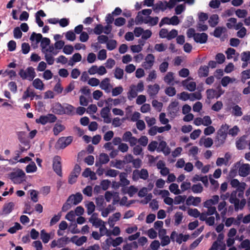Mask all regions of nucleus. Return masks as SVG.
Listing matches in <instances>:
<instances>
[{"mask_svg": "<svg viewBox=\"0 0 250 250\" xmlns=\"http://www.w3.org/2000/svg\"><path fill=\"white\" fill-rule=\"evenodd\" d=\"M229 126L228 125H222L218 130L215 142L217 147H219L224 144L227 136Z\"/></svg>", "mask_w": 250, "mask_h": 250, "instance_id": "nucleus-1", "label": "nucleus"}, {"mask_svg": "<svg viewBox=\"0 0 250 250\" xmlns=\"http://www.w3.org/2000/svg\"><path fill=\"white\" fill-rule=\"evenodd\" d=\"M237 196H238L237 191H233L229 198V202L234 205L236 211L239 209H242L246 204L245 199H243L240 201L239 199L237 197Z\"/></svg>", "mask_w": 250, "mask_h": 250, "instance_id": "nucleus-2", "label": "nucleus"}, {"mask_svg": "<svg viewBox=\"0 0 250 250\" xmlns=\"http://www.w3.org/2000/svg\"><path fill=\"white\" fill-rule=\"evenodd\" d=\"M25 174L24 171L21 169L18 168L16 171L12 172L9 174V177L10 179L15 184H21V183L25 177Z\"/></svg>", "mask_w": 250, "mask_h": 250, "instance_id": "nucleus-3", "label": "nucleus"}, {"mask_svg": "<svg viewBox=\"0 0 250 250\" xmlns=\"http://www.w3.org/2000/svg\"><path fill=\"white\" fill-rule=\"evenodd\" d=\"M19 74L22 79H27L29 81H32L36 76L34 69L32 66L27 67L25 70L21 69Z\"/></svg>", "mask_w": 250, "mask_h": 250, "instance_id": "nucleus-4", "label": "nucleus"}, {"mask_svg": "<svg viewBox=\"0 0 250 250\" xmlns=\"http://www.w3.org/2000/svg\"><path fill=\"white\" fill-rule=\"evenodd\" d=\"M73 139V137L71 136L66 137H62L57 141L56 146L59 148L63 149L72 143Z\"/></svg>", "mask_w": 250, "mask_h": 250, "instance_id": "nucleus-5", "label": "nucleus"}, {"mask_svg": "<svg viewBox=\"0 0 250 250\" xmlns=\"http://www.w3.org/2000/svg\"><path fill=\"white\" fill-rule=\"evenodd\" d=\"M61 158L59 156H56L53 159V168L54 171L60 176H62Z\"/></svg>", "mask_w": 250, "mask_h": 250, "instance_id": "nucleus-6", "label": "nucleus"}, {"mask_svg": "<svg viewBox=\"0 0 250 250\" xmlns=\"http://www.w3.org/2000/svg\"><path fill=\"white\" fill-rule=\"evenodd\" d=\"M155 57L152 54H148L146 57L145 61L143 63L142 66L145 69H150L153 65Z\"/></svg>", "mask_w": 250, "mask_h": 250, "instance_id": "nucleus-7", "label": "nucleus"}, {"mask_svg": "<svg viewBox=\"0 0 250 250\" xmlns=\"http://www.w3.org/2000/svg\"><path fill=\"white\" fill-rule=\"evenodd\" d=\"M97 213H93L91 216L89 218V222L92 224V225L96 228H99L102 224H104V222L102 219L98 218Z\"/></svg>", "mask_w": 250, "mask_h": 250, "instance_id": "nucleus-8", "label": "nucleus"}, {"mask_svg": "<svg viewBox=\"0 0 250 250\" xmlns=\"http://www.w3.org/2000/svg\"><path fill=\"white\" fill-rule=\"evenodd\" d=\"M178 104L179 103L178 102L174 101L172 102L168 105L167 110L171 117H174L176 116L179 110Z\"/></svg>", "mask_w": 250, "mask_h": 250, "instance_id": "nucleus-9", "label": "nucleus"}, {"mask_svg": "<svg viewBox=\"0 0 250 250\" xmlns=\"http://www.w3.org/2000/svg\"><path fill=\"white\" fill-rule=\"evenodd\" d=\"M83 195L80 192H77L75 194L70 195L68 199V202L70 201L72 205H77L79 204L83 200Z\"/></svg>", "mask_w": 250, "mask_h": 250, "instance_id": "nucleus-10", "label": "nucleus"}, {"mask_svg": "<svg viewBox=\"0 0 250 250\" xmlns=\"http://www.w3.org/2000/svg\"><path fill=\"white\" fill-rule=\"evenodd\" d=\"M157 151L158 152H162L167 156L170 154V149L167 146V144L165 141H162L159 143V146L157 148Z\"/></svg>", "mask_w": 250, "mask_h": 250, "instance_id": "nucleus-11", "label": "nucleus"}, {"mask_svg": "<svg viewBox=\"0 0 250 250\" xmlns=\"http://www.w3.org/2000/svg\"><path fill=\"white\" fill-rule=\"evenodd\" d=\"M250 172V165L244 164L241 165L238 169V172L240 176L246 177Z\"/></svg>", "mask_w": 250, "mask_h": 250, "instance_id": "nucleus-12", "label": "nucleus"}, {"mask_svg": "<svg viewBox=\"0 0 250 250\" xmlns=\"http://www.w3.org/2000/svg\"><path fill=\"white\" fill-rule=\"evenodd\" d=\"M136 175H138L139 178L143 179L146 180L148 177V173L146 169H142L140 171L139 170H135L133 172V178L134 179Z\"/></svg>", "mask_w": 250, "mask_h": 250, "instance_id": "nucleus-13", "label": "nucleus"}, {"mask_svg": "<svg viewBox=\"0 0 250 250\" xmlns=\"http://www.w3.org/2000/svg\"><path fill=\"white\" fill-rule=\"evenodd\" d=\"M63 115L66 114L69 116H73L75 114V107L68 104H63Z\"/></svg>", "mask_w": 250, "mask_h": 250, "instance_id": "nucleus-14", "label": "nucleus"}, {"mask_svg": "<svg viewBox=\"0 0 250 250\" xmlns=\"http://www.w3.org/2000/svg\"><path fill=\"white\" fill-rule=\"evenodd\" d=\"M208 38V35L205 33H196V35L194 37V41L197 43H205L207 42Z\"/></svg>", "mask_w": 250, "mask_h": 250, "instance_id": "nucleus-15", "label": "nucleus"}, {"mask_svg": "<svg viewBox=\"0 0 250 250\" xmlns=\"http://www.w3.org/2000/svg\"><path fill=\"white\" fill-rule=\"evenodd\" d=\"M148 87V89L147 90V93L150 97H154L156 96L160 90V86L157 83H155L154 85H149Z\"/></svg>", "mask_w": 250, "mask_h": 250, "instance_id": "nucleus-16", "label": "nucleus"}, {"mask_svg": "<svg viewBox=\"0 0 250 250\" xmlns=\"http://www.w3.org/2000/svg\"><path fill=\"white\" fill-rule=\"evenodd\" d=\"M201 202V198L199 197H194L189 196L187 199L186 203L188 205H192L194 206H198Z\"/></svg>", "mask_w": 250, "mask_h": 250, "instance_id": "nucleus-17", "label": "nucleus"}, {"mask_svg": "<svg viewBox=\"0 0 250 250\" xmlns=\"http://www.w3.org/2000/svg\"><path fill=\"white\" fill-rule=\"evenodd\" d=\"M63 104L62 105L59 102L55 103L52 107V112L56 114L60 115H63Z\"/></svg>", "mask_w": 250, "mask_h": 250, "instance_id": "nucleus-18", "label": "nucleus"}, {"mask_svg": "<svg viewBox=\"0 0 250 250\" xmlns=\"http://www.w3.org/2000/svg\"><path fill=\"white\" fill-rule=\"evenodd\" d=\"M182 85L190 91H194L196 89V84L194 82H188V80L186 79L182 81Z\"/></svg>", "mask_w": 250, "mask_h": 250, "instance_id": "nucleus-19", "label": "nucleus"}, {"mask_svg": "<svg viewBox=\"0 0 250 250\" xmlns=\"http://www.w3.org/2000/svg\"><path fill=\"white\" fill-rule=\"evenodd\" d=\"M209 67L207 65L201 66L198 71V74L199 77H206L208 75Z\"/></svg>", "mask_w": 250, "mask_h": 250, "instance_id": "nucleus-20", "label": "nucleus"}, {"mask_svg": "<svg viewBox=\"0 0 250 250\" xmlns=\"http://www.w3.org/2000/svg\"><path fill=\"white\" fill-rule=\"evenodd\" d=\"M14 207V204L13 202L6 203L3 205L2 208L3 214L7 215L13 210Z\"/></svg>", "mask_w": 250, "mask_h": 250, "instance_id": "nucleus-21", "label": "nucleus"}, {"mask_svg": "<svg viewBox=\"0 0 250 250\" xmlns=\"http://www.w3.org/2000/svg\"><path fill=\"white\" fill-rule=\"evenodd\" d=\"M167 9V6L166 3L164 4L162 1H159L158 2L155 3L153 6V11L155 13H158L160 10L162 11H165Z\"/></svg>", "mask_w": 250, "mask_h": 250, "instance_id": "nucleus-22", "label": "nucleus"}, {"mask_svg": "<svg viewBox=\"0 0 250 250\" xmlns=\"http://www.w3.org/2000/svg\"><path fill=\"white\" fill-rule=\"evenodd\" d=\"M219 22V17L217 14H213L211 15L209 19L208 23L209 25L214 27L218 24Z\"/></svg>", "mask_w": 250, "mask_h": 250, "instance_id": "nucleus-23", "label": "nucleus"}, {"mask_svg": "<svg viewBox=\"0 0 250 250\" xmlns=\"http://www.w3.org/2000/svg\"><path fill=\"white\" fill-rule=\"evenodd\" d=\"M32 84L33 86L37 89L42 90L44 89V84L39 78L35 79Z\"/></svg>", "mask_w": 250, "mask_h": 250, "instance_id": "nucleus-24", "label": "nucleus"}, {"mask_svg": "<svg viewBox=\"0 0 250 250\" xmlns=\"http://www.w3.org/2000/svg\"><path fill=\"white\" fill-rule=\"evenodd\" d=\"M65 128V127L63 125L58 123L56 124L53 129L54 134L55 136L58 135L61 132L64 130Z\"/></svg>", "mask_w": 250, "mask_h": 250, "instance_id": "nucleus-25", "label": "nucleus"}, {"mask_svg": "<svg viewBox=\"0 0 250 250\" xmlns=\"http://www.w3.org/2000/svg\"><path fill=\"white\" fill-rule=\"evenodd\" d=\"M109 81L110 79L108 78L103 79L100 83L101 88L106 91H108L109 86L110 85Z\"/></svg>", "mask_w": 250, "mask_h": 250, "instance_id": "nucleus-26", "label": "nucleus"}, {"mask_svg": "<svg viewBox=\"0 0 250 250\" xmlns=\"http://www.w3.org/2000/svg\"><path fill=\"white\" fill-rule=\"evenodd\" d=\"M19 141L21 144H25L26 143V133L25 131H18L16 132Z\"/></svg>", "mask_w": 250, "mask_h": 250, "instance_id": "nucleus-27", "label": "nucleus"}, {"mask_svg": "<svg viewBox=\"0 0 250 250\" xmlns=\"http://www.w3.org/2000/svg\"><path fill=\"white\" fill-rule=\"evenodd\" d=\"M169 189L171 192L175 195H179L181 193V190L179 189V186L177 184H171L169 187Z\"/></svg>", "mask_w": 250, "mask_h": 250, "instance_id": "nucleus-28", "label": "nucleus"}, {"mask_svg": "<svg viewBox=\"0 0 250 250\" xmlns=\"http://www.w3.org/2000/svg\"><path fill=\"white\" fill-rule=\"evenodd\" d=\"M137 90L135 89V86L132 85L130 87L129 92H128V98L131 100L133 98H135L137 96Z\"/></svg>", "mask_w": 250, "mask_h": 250, "instance_id": "nucleus-29", "label": "nucleus"}, {"mask_svg": "<svg viewBox=\"0 0 250 250\" xmlns=\"http://www.w3.org/2000/svg\"><path fill=\"white\" fill-rule=\"evenodd\" d=\"M232 113L235 116H241L243 115L241 107L235 105L232 107Z\"/></svg>", "mask_w": 250, "mask_h": 250, "instance_id": "nucleus-30", "label": "nucleus"}, {"mask_svg": "<svg viewBox=\"0 0 250 250\" xmlns=\"http://www.w3.org/2000/svg\"><path fill=\"white\" fill-rule=\"evenodd\" d=\"M41 238L44 243L48 242L50 239V235L49 233L46 232L44 229H42L41 231Z\"/></svg>", "mask_w": 250, "mask_h": 250, "instance_id": "nucleus-31", "label": "nucleus"}, {"mask_svg": "<svg viewBox=\"0 0 250 250\" xmlns=\"http://www.w3.org/2000/svg\"><path fill=\"white\" fill-rule=\"evenodd\" d=\"M109 161V158L107 154L101 153L99 157L100 165L101 166L103 164L107 163Z\"/></svg>", "mask_w": 250, "mask_h": 250, "instance_id": "nucleus-32", "label": "nucleus"}, {"mask_svg": "<svg viewBox=\"0 0 250 250\" xmlns=\"http://www.w3.org/2000/svg\"><path fill=\"white\" fill-rule=\"evenodd\" d=\"M126 176L127 174L125 172H121L119 175L120 181L124 186L128 185L130 183L129 181L126 179Z\"/></svg>", "mask_w": 250, "mask_h": 250, "instance_id": "nucleus-33", "label": "nucleus"}, {"mask_svg": "<svg viewBox=\"0 0 250 250\" xmlns=\"http://www.w3.org/2000/svg\"><path fill=\"white\" fill-rule=\"evenodd\" d=\"M42 38V36L41 34L33 32L30 37V40L32 42L36 40L37 43H39L41 42Z\"/></svg>", "mask_w": 250, "mask_h": 250, "instance_id": "nucleus-34", "label": "nucleus"}, {"mask_svg": "<svg viewBox=\"0 0 250 250\" xmlns=\"http://www.w3.org/2000/svg\"><path fill=\"white\" fill-rule=\"evenodd\" d=\"M69 241V238L66 236L59 238L58 240V242L59 243L58 248H61L64 247Z\"/></svg>", "mask_w": 250, "mask_h": 250, "instance_id": "nucleus-35", "label": "nucleus"}, {"mask_svg": "<svg viewBox=\"0 0 250 250\" xmlns=\"http://www.w3.org/2000/svg\"><path fill=\"white\" fill-rule=\"evenodd\" d=\"M207 98L208 99H217L216 90L213 89H208L206 91Z\"/></svg>", "mask_w": 250, "mask_h": 250, "instance_id": "nucleus-36", "label": "nucleus"}, {"mask_svg": "<svg viewBox=\"0 0 250 250\" xmlns=\"http://www.w3.org/2000/svg\"><path fill=\"white\" fill-rule=\"evenodd\" d=\"M225 30V27L218 26L215 28L214 31L213 36L216 38H220Z\"/></svg>", "mask_w": 250, "mask_h": 250, "instance_id": "nucleus-37", "label": "nucleus"}, {"mask_svg": "<svg viewBox=\"0 0 250 250\" xmlns=\"http://www.w3.org/2000/svg\"><path fill=\"white\" fill-rule=\"evenodd\" d=\"M188 235H183L182 233H180L177 235L176 241L177 243L180 244L183 241L186 242L188 240Z\"/></svg>", "mask_w": 250, "mask_h": 250, "instance_id": "nucleus-38", "label": "nucleus"}, {"mask_svg": "<svg viewBox=\"0 0 250 250\" xmlns=\"http://www.w3.org/2000/svg\"><path fill=\"white\" fill-rule=\"evenodd\" d=\"M117 46V42L114 40H110L106 42V48L109 50H113Z\"/></svg>", "mask_w": 250, "mask_h": 250, "instance_id": "nucleus-39", "label": "nucleus"}, {"mask_svg": "<svg viewBox=\"0 0 250 250\" xmlns=\"http://www.w3.org/2000/svg\"><path fill=\"white\" fill-rule=\"evenodd\" d=\"M87 213L88 215L92 214L95 209V206L93 202H89L86 206Z\"/></svg>", "mask_w": 250, "mask_h": 250, "instance_id": "nucleus-40", "label": "nucleus"}, {"mask_svg": "<svg viewBox=\"0 0 250 250\" xmlns=\"http://www.w3.org/2000/svg\"><path fill=\"white\" fill-rule=\"evenodd\" d=\"M164 80L167 83L170 84L174 80L173 73L171 72H168L165 76Z\"/></svg>", "mask_w": 250, "mask_h": 250, "instance_id": "nucleus-41", "label": "nucleus"}, {"mask_svg": "<svg viewBox=\"0 0 250 250\" xmlns=\"http://www.w3.org/2000/svg\"><path fill=\"white\" fill-rule=\"evenodd\" d=\"M191 190L194 193H201L203 190V188L200 183L194 184L191 187Z\"/></svg>", "mask_w": 250, "mask_h": 250, "instance_id": "nucleus-42", "label": "nucleus"}, {"mask_svg": "<svg viewBox=\"0 0 250 250\" xmlns=\"http://www.w3.org/2000/svg\"><path fill=\"white\" fill-rule=\"evenodd\" d=\"M183 218V213L181 212H177L174 215L175 225H179L181 223Z\"/></svg>", "mask_w": 250, "mask_h": 250, "instance_id": "nucleus-43", "label": "nucleus"}, {"mask_svg": "<svg viewBox=\"0 0 250 250\" xmlns=\"http://www.w3.org/2000/svg\"><path fill=\"white\" fill-rule=\"evenodd\" d=\"M188 214L195 218L198 217L200 215V212L197 208H189L188 211Z\"/></svg>", "mask_w": 250, "mask_h": 250, "instance_id": "nucleus-44", "label": "nucleus"}, {"mask_svg": "<svg viewBox=\"0 0 250 250\" xmlns=\"http://www.w3.org/2000/svg\"><path fill=\"white\" fill-rule=\"evenodd\" d=\"M111 109V106L108 105L107 106H105L103 108L101 111V115L103 118H105L106 116L108 115Z\"/></svg>", "mask_w": 250, "mask_h": 250, "instance_id": "nucleus-45", "label": "nucleus"}, {"mask_svg": "<svg viewBox=\"0 0 250 250\" xmlns=\"http://www.w3.org/2000/svg\"><path fill=\"white\" fill-rule=\"evenodd\" d=\"M123 75H124L123 69H122L119 67H117L115 70V73H114L115 77L117 79L120 80L123 78Z\"/></svg>", "mask_w": 250, "mask_h": 250, "instance_id": "nucleus-46", "label": "nucleus"}, {"mask_svg": "<svg viewBox=\"0 0 250 250\" xmlns=\"http://www.w3.org/2000/svg\"><path fill=\"white\" fill-rule=\"evenodd\" d=\"M37 167L35 164L33 162L32 164H29L26 167V172L27 173H31L35 172L37 170Z\"/></svg>", "mask_w": 250, "mask_h": 250, "instance_id": "nucleus-47", "label": "nucleus"}, {"mask_svg": "<svg viewBox=\"0 0 250 250\" xmlns=\"http://www.w3.org/2000/svg\"><path fill=\"white\" fill-rule=\"evenodd\" d=\"M246 186V184L245 183H240V185L237 188V190L239 191L238 193V196L239 197H242L243 196Z\"/></svg>", "mask_w": 250, "mask_h": 250, "instance_id": "nucleus-48", "label": "nucleus"}, {"mask_svg": "<svg viewBox=\"0 0 250 250\" xmlns=\"http://www.w3.org/2000/svg\"><path fill=\"white\" fill-rule=\"evenodd\" d=\"M166 94L169 97H172L176 94V91L174 87L169 86L165 89Z\"/></svg>", "mask_w": 250, "mask_h": 250, "instance_id": "nucleus-49", "label": "nucleus"}, {"mask_svg": "<svg viewBox=\"0 0 250 250\" xmlns=\"http://www.w3.org/2000/svg\"><path fill=\"white\" fill-rule=\"evenodd\" d=\"M236 15L240 18H244L246 17L248 14L247 11L245 9H237L235 11Z\"/></svg>", "mask_w": 250, "mask_h": 250, "instance_id": "nucleus-50", "label": "nucleus"}, {"mask_svg": "<svg viewBox=\"0 0 250 250\" xmlns=\"http://www.w3.org/2000/svg\"><path fill=\"white\" fill-rule=\"evenodd\" d=\"M65 38L67 40L73 42L76 39V35L73 31L70 30L66 33Z\"/></svg>", "mask_w": 250, "mask_h": 250, "instance_id": "nucleus-51", "label": "nucleus"}, {"mask_svg": "<svg viewBox=\"0 0 250 250\" xmlns=\"http://www.w3.org/2000/svg\"><path fill=\"white\" fill-rule=\"evenodd\" d=\"M223 104L221 101H217L211 107L212 110L215 111H219L223 107Z\"/></svg>", "mask_w": 250, "mask_h": 250, "instance_id": "nucleus-52", "label": "nucleus"}, {"mask_svg": "<svg viewBox=\"0 0 250 250\" xmlns=\"http://www.w3.org/2000/svg\"><path fill=\"white\" fill-rule=\"evenodd\" d=\"M36 122L37 124H41L42 125H44L48 123V117L47 115H42L39 119L36 120Z\"/></svg>", "mask_w": 250, "mask_h": 250, "instance_id": "nucleus-53", "label": "nucleus"}, {"mask_svg": "<svg viewBox=\"0 0 250 250\" xmlns=\"http://www.w3.org/2000/svg\"><path fill=\"white\" fill-rule=\"evenodd\" d=\"M157 142L156 141H152L148 145L147 149L151 152H153L155 149L157 150Z\"/></svg>", "mask_w": 250, "mask_h": 250, "instance_id": "nucleus-54", "label": "nucleus"}, {"mask_svg": "<svg viewBox=\"0 0 250 250\" xmlns=\"http://www.w3.org/2000/svg\"><path fill=\"white\" fill-rule=\"evenodd\" d=\"M240 131L239 127L237 125L234 126L232 128L228 129V134L232 136H236Z\"/></svg>", "mask_w": 250, "mask_h": 250, "instance_id": "nucleus-55", "label": "nucleus"}, {"mask_svg": "<svg viewBox=\"0 0 250 250\" xmlns=\"http://www.w3.org/2000/svg\"><path fill=\"white\" fill-rule=\"evenodd\" d=\"M50 43V40L48 38H43L41 41V46L42 49H45Z\"/></svg>", "mask_w": 250, "mask_h": 250, "instance_id": "nucleus-56", "label": "nucleus"}, {"mask_svg": "<svg viewBox=\"0 0 250 250\" xmlns=\"http://www.w3.org/2000/svg\"><path fill=\"white\" fill-rule=\"evenodd\" d=\"M74 48L71 45H64L63 48V52L66 55H70L72 53Z\"/></svg>", "mask_w": 250, "mask_h": 250, "instance_id": "nucleus-57", "label": "nucleus"}, {"mask_svg": "<svg viewBox=\"0 0 250 250\" xmlns=\"http://www.w3.org/2000/svg\"><path fill=\"white\" fill-rule=\"evenodd\" d=\"M120 172L118 170L109 169L107 170L105 175L111 177H115Z\"/></svg>", "mask_w": 250, "mask_h": 250, "instance_id": "nucleus-58", "label": "nucleus"}, {"mask_svg": "<svg viewBox=\"0 0 250 250\" xmlns=\"http://www.w3.org/2000/svg\"><path fill=\"white\" fill-rule=\"evenodd\" d=\"M61 213H59L57 215H54L51 219L50 222V226H52L56 224L61 219Z\"/></svg>", "mask_w": 250, "mask_h": 250, "instance_id": "nucleus-59", "label": "nucleus"}, {"mask_svg": "<svg viewBox=\"0 0 250 250\" xmlns=\"http://www.w3.org/2000/svg\"><path fill=\"white\" fill-rule=\"evenodd\" d=\"M14 37L16 39H21L22 37V32L19 27H16L13 30Z\"/></svg>", "mask_w": 250, "mask_h": 250, "instance_id": "nucleus-60", "label": "nucleus"}, {"mask_svg": "<svg viewBox=\"0 0 250 250\" xmlns=\"http://www.w3.org/2000/svg\"><path fill=\"white\" fill-rule=\"evenodd\" d=\"M103 30L104 26L101 24H98L93 29V32L96 35H100L103 32Z\"/></svg>", "mask_w": 250, "mask_h": 250, "instance_id": "nucleus-61", "label": "nucleus"}, {"mask_svg": "<svg viewBox=\"0 0 250 250\" xmlns=\"http://www.w3.org/2000/svg\"><path fill=\"white\" fill-rule=\"evenodd\" d=\"M123 88L122 86H118L113 88L112 90V95L113 96H116L122 93Z\"/></svg>", "mask_w": 250, "mask_h": 250, "instance_id": "nucleus-62", "label": "nucleus"}, {"mask_svg": "<svg viewBox=\"0 0 250 250\" xmlns=\"http://www.w3.org/2000/svg\"><path fill=\"white\" fill-rule=\"evenodd\" d=\"M30 47L29 43L23 42L21 44L22 53L24 54H27L30 51Z\"/></svg>", "mask_w": 250, "mask_h": 250, "instance_id": "nucleus-63", "label": "nucleus"}, {"mask_svg": "<svg viewBox=\"0 0 250 250\" xmlns=\"http://www.w3.org/2000/svg\"><path fill=\"white\" fill-rule=\"evenodd\" d=\"M250 60V51L244 52L241 54V60L248 62Z\"/></svg>", "mask_w": 250, "mask_h": 250, "instance_id": "nucleus-64", "label": "nucleus"}]
</instances>
